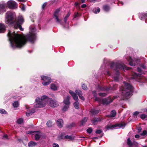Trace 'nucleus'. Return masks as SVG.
<instances>
[{
    "mask_svg": "<svg viewBox=\"0 0 147 147\" xmlns=\"http://www.w3.org/2000/svg\"><path fill=\"white\" fill-rule=\"evenodd\" d=\"M30 32L26 36H22L9 30L8 36L11 45L13 49L16 47L21 48L26 43L27 41L33 42L36 39V36L34 32L36 31L35 27L30 28Z\"/></svg>",
    "mask_w": 147,
    "mask_h": 147,
    "instance_id": "f257e3e1",
    "label": "nucleus"
},
{
    "mask_svg": "<svg viewBox=\"0 0 147 147\" xmlns=\"http://www.w3.org/2000/svg\"><path fill=\"white\" fill-rule=\"evenodd\" d=\"M24 22V19L22 16H20L16 19V15L15 13L7 11L6 13L5 23L9 25L13 26L15 28H19L21 31L23 30V29L21 27Z\"/></svg>",
    "mask_w": 147,
    "mask_h": 147,
    "instance_id": "f03ea898",
    "label": "nucleus"
},
{
    "mask_svg": "<svg viewBox=\"0 0 147 147\" xmlns=\"http://www.w3.org/2000/svg\"><path fill=\"white\" fill-rule=\"evenodd\" d=\"M36 104L34 107L36 108H41L44 107L47 103L49 106L52 107H57L59 105L56 101L52 98H49L45 95L42 96L41 98L38 97L36 99Z\"/></svg>",
    "mask_w": 147,
    "mask_h": 147,
    "instance_id": "7ed1b4c3",
    "label": "nucleus"
},
{
    "mask_svg": "<svg viewBox=\"0 0 147 147\" xmlns=\"http://www.w3.org/2000/svg\"><path fill=\"white\" fill-rule=\"evenodd\" d=\"M120 91L123 99H127L131 96L133 88L130 84L124 82L120 88Z\"/></svg>",
    "mask_w": 147,
    "mask_h": 147,
    "instance_id": "20e7f679",
    "label": "nucleus"
},
{
    "mask_svg": "<svg viewBox=\"0 0 147 147\" xmlns=\"http://www.w3.org/2000/svg\"><path fill=\"white\" fill-rule=\"evenodd\" d=\"M111 68L113 69L114 72L115 73V74L112 76V78L115 81H117L118 80L119 76V69L121 70H128L129 68L127 67L123 64H121L119 63H111Z\"/></svg>",
    "mask_w": 147,
    "mask_h": 147,
    "instance_id": "39448f33",
    "label": "nucleus"
},
{
    "mask_svg": "<svg viewBox=\"0 0 147 147\" xmlns=\"http://www.w3.org/2000/svg\"><path fill=\"white\" fill-rule=\"evenodd\" d=\"M93 94L94 98V100L97 101L99 103H101L103 105H107L111 103L113 101L117 98L116 96H114L112 98L111 97H109L107 98L102 99L99 98H98L96 95V91L93 92Z\"/></svg>",
    "mask_w": 147,
    "mask_h": 147,
    "instance_id": "423d86ee",
    "label": "nucleus"
},
{
    "mask_svg": "<svg viewBox=\"0 0 147 147\" xmlns=\"http://www.w3.org/2000/svg\"><path fill=\"white\" fill-rule=\"evenodd\" d=\"M69 92L72 96L74 100L76 101L74 102V104L75 108L76 109H79V104L78 101V98L77 95L74 92L71 90H69Z\"/></svg>",
    "mask_w": 147,
    "mask_h": 147,
    "instance_id": "0eeeda50",
    "label": "nucleus"
},
{
    "mask_svg": "<svg viewBox=\"0 0 147 147\" xmlns=\"http://www.w3.org/2000/svg\"><path fill=\"white\" fill-rule=\"evenodd\" d=\"M117 87V85L115 84L111 85L110 87L109 88H108L107 87H103L99 85L98 86L97 89L99 91H109L110 90H115L116 88Z\"/></svg>",
    "mask_w": 147,
    "mask_h": 147,
    "instance_id": "6e6552de",
    "label": "nucleus"
},
{
    "mask_svg": "<svg viewBox=\"0 0 147 147\" xmlns=\"http://www.w3.org/2000/svg\"><path fill=\"white\" fill-rule=\"evenodd\" d=\"M125 124L124 123L120 124H117L113 125L109 124L106 126V128L108 129H113L116 127H119V128H123L125 126Z\"/></svg>",
    "mask_w": 147,
    "mask_h": 147,
    "instance_id": "1a4fd4ad",
    "label": "nucleus"
},
{
    "mask_svg": "<svg viewBox=\"0 0 147 147\" xmlns=\"http://www.w3.org/2000/svg\"><path fill=\"white\" fill-rule=\"evenodd\" d=\"M8 7L11 9H15L18 7L17 3L15 1L13 0H9L7 2Z\"/></svg>",
    "mask_w": 147,
    "mask_h": 147,
    "instance_id": "9d476101",
    "label": "nucleus"
},
{
    "mask_svg": "<svg viewBox=\"0 0 147 147\" xmlns=\"http://www.w3.org/2000/svg\"><path fill=\"white\" fill-rule=\"evenodd\" d=\"M125 58L129 62V64L130 65L132 66H134L135 65L136 63H137L138 60L136 59H133L129 56H125Z\"/></svg>",
    "mask_w": 147,
    "mask_h": 147,
    "instance_id": "9b49d317",
    "label": "nucleus"
},
{
    "mask_svg": "<svg viewBox=\"0 0 147 147\" xmlns=\"http://www.w3.org/2000/svg\"><path fill=\"white\" fill-rule=\"evenodd\" d=\"M41 80L44 81L42 83V84L44 86L47 85L51 82V78L50 77L41 76Z\"/></svg>",
    "mask_w": 147,
    "mask_h": 147,
    "instance_id": "f8f14e48",
    "label": "nucleus"
},
{
    "mask_svg": "<svg viewBox=\"0 0 147 147\" xmlns=\"http://www.w3.org/2000/svg\"><path fill=\"white\" fill-rule=\"evenodd\" d=\"M59 11L60 10L59 9L57 10L54 13V17L56 20V22L58 23L61 24V20L59 18Z\"/></svg>",
    "mask_w": 147,
    "mask_h": 147,
    "instance_id": "ddd939ff",
    "label": "nucleus"
},
{
    "mask_svg": "<svg viewBox=\"0 0 147 147\" xmlns=\"http://www.w3.org/2000/svg\"><path fill=\"white\" fill-rule=\"evenodd\" d=\"M34 132H36V134L35 136V139L36 140H38L39 139L40 136V133L39 131H29L27 132V134H31Z\"/></svg>",
    "mask_w": 147,
    "mask_h": 147,
    "instance_id": "4468645a",
    "label": "nucleus"
},
{
    "mask_svg": "<svg viewBox=\"0 0 147 147\" xmlns=\"http://www.w3.org/2000/svg\"><path fill=\"white\" fill-rule=\"evenodd\" d=\"M7 6L6 4L4 3H0V14H2L3 13L5 12Z\"/></svg>",
    "mask_w": 147,
    "mask_h": 147,
    "instance_id": "2eb2a0df",
    "label": "nucleus"
},
{
    "mask_svg": "<svg viewBox=\"0 0 147 147\" xmlns=\"http://www.w3.org/2000/svg\"><path fill=\"white\" fill-rule=\"evenodd\" d=\"M132 77L131 78L136 80V81H138L140 77H142V75L140 74H137L135 72H132Z\"/></svg>",
    "mask_w": 147,
    "mask_h": 147,
    "instance_id": "dca6fc26",
    "label": "nucleus"
},
{
    "mask_svg": "<svg viewBox=\"0 0 147 147\" xmlns=\"http://www.w3.org/2000/svg\"><path fill=\"white\" fill-rule=\"evenodd\" d=\"M69 97L68 96L64 98L63 102L65 105L69 106Z\"/></svg>",
    "mask_w": 147,
    "mask_h": 147,
    "instance_id": "f3484780",
    "label": "nucleus"
},
{
    "mask_svg": "<svg viewBox=\"0 0 147 147\" xmlns=\"http://www.w3.org/2000/svg\"><path fill=\"white\" fill-rule=\"evenodd\" d=\"M57 124L60 128L62 127L63 124V120L62 119H58L57 121Z\"/></svg>",
    "mask_w": 147,
    "mask_h": 147,
    "instance_id": "a211bd4d",
    "label": "nucleus"
},
{
    "mask_svg": "<svg viewBox=\"0 0 147 147\" xmlns=\"http://www.w3.org/2000/svg\"><path fill=\"white\" fill-rule=\"evenodd\" d=\"M5 26L3 24L0 23V33L4 32L5 31Z\"/></svg>",
    "mask_w": 147,
    "mask_h": 147,
    "instance_id": "6ab92c4d",
    "label": "nucleus"
},
{
    "mask_svg": "<svg viewBox=\"0 0 147 147\" xmlns=\"http://www.w3.org/2000/svg\"><path fill=\"white\" fill-rule=\"evenodd\" d=\"M58 86L54 84H52L51 85V88L53 90H57Z\"/></svg>",
    "mask_w": 147,
    "mask_h": 147,
    "instance_id": "aec40b11",
    "label": "nucleus"
},
{
    "mask_svg": "<svg viewBox=\"0 0 147 147\" xmlns=\"http://www.w3.org/2000/svg\"><path fill=\"white\" fill-rule=\"evenodd\" d=\"M87 120V117H84L83 119H82L80 125H83L85 124V123L86 122Z\"/></svg>",
    "mask_w": 147,
    "mask_h": 147,
    "instance_id": "412c9836",
    "label": "nucleus"
},
{
    "mask_svg": "<svg viewBox=\"0 0 147 147\" xmlns=\"http://www.w3.org/2000/svg\"><path fill=\"white\" fill-rule=\"evenodd\" d=\"M36 143L31 141L28 143V146L29 147H32L36 146Z\"/></svg>",
    "mask_w": 147,
    "mask_h": 147,
    "instance_id": "4be33fe9",
    "label": "nucleus"
},
{
    "mask_svg": "<svg viewBox=\"0 0 147 147\" xmlns=\"http://www.w3.org/2000/svg\"><path fill=\"white\" fill-rule=\"evenodd\" d=\"M74 137L73 136L67 135L65 136V138L66 139H68L69 140H71L74 139Z\"/></svg>",
    "mask_w": 147,
    "mask_h": 147,
    "instance_id": "5701e85b",
    "label": "nucleus"
},
{
    "mask_svg": "<svg viewBox=\"0 0 147 147\" xmlns=\"http://www.w3.org/2000/svg\"><path fill=\"white\" fill-rule=\"evenodd\" d=\"M140 118L143 120H146L147 119V115L145 114H142L140 115Z\"/></svg>",
    "mask_w": 147,
    "mask_h": 147,
    "instance_id": "b1692460",
    "label": "nucleus"
},
{
    "mask_svg": "<svg viewBox=\"0 0 147 147\" xmlns=\"http://www.w3.org/2000/svg\"><path fill=\"white\" fill-rule=\"evenodd\" d=\"M101 119L99 118H95L92 121V122L93 123L95 124L96 123L100 121Z\"/></svg>",
    "mask_w": 147,
    "mask_h": 147,
    "instance_id": "393cba45",
    "label": "nucleus"
},
{
    "mask_svg": "<svg viewBox=\"0 0 147 147\" xmlns=\"http://www.w3.org/2000/svg\"><path fill=\"white\" fill-rule=\"evenodd\" d=\"M70 13L69 12H68L67 14V15L65 17L64 19V21L65 23H66L68 18L69 17L70 15Z\"/></svg>",
    "mask_w": 147,
    "mask_h": 147,
    "instance_id": "a878e982",
    "label": "nucleus"
},
{
    "mask_svg": "<svg viewBox=\"0 0 147 147\" xmlns=\"http://www.w3.org/2000/svg\"><path fill=\"white\" fill-rule=\"evenodd\" d=\"M69 106L65 105L63 108L62 109V110L63 112L67 111L69 108Z\"/></svg>",
    "mask_w": 147,
    "mask_h": 147,
    "instance_id": "bb28decb",
    "label": "nucleus"
},
{
    "mask_svg": "<svg viewBox=\"0 0 147 147\" xmlns=\"http://www.w3.org/2000/svg\"><path fill=\"white\" fill-rule=\"evenodd\" d=\"M90 112L92 115H94L98 113L99 111L98 110H95L94 109H92L91 110Z\"/></svg>",
    "mask_w": 147,
    "mask_h": 147,
    "instance_id": "cd10ccee",
    "label": "nucleus"
},
{
    "mask_svg": "<svg viewBox=\"0 0 147 147\" xmlns=\"http://www.w3.org/2000/svg\"><path fill=\"white\" fill-rule=\"evenodd\" d=\"M35 112V110L34 109H33L32 110V111L30 112H27L26 113V115L27 116H29L30 115L32 114L33 113H34Z\"/></svg>",
    "mask_w": 147,
    "mask_h": 147,
    "instance_id": "c85d7f7f",
    "label": "nucleus"
},
{
    "mask_svg": "<svg viewBox=\"0 0 147 147\" xmlns=\"http://www.w3.org/2000/svg\"><path fill=\"white\" fill-rule=\"evenodd\" d=\"M103 8L104 10L106 11H108L110 9V8L109 6L107 5H105L103 7Z\"/></svg>",
    "mask_w": 147,
    "mask_h": 147,
    "instance_id": "c756f323",
    "label": "nucleus"
},
{
    "mask_svg": "<svg viewBox=\"0 0 147 147\" xmlns=\"http://www.w3.org/2000/svg\"><path fill=\"white\" fill-rule=\"evenodd\" d=\"M116 112L114 110L112 111L111 112V117H114L116 115Z\"/></svg>",
    "mask_w": 147,
    "mask_h": 147,
    "instance_id": "7c9ffc66",
    "label": "nucleus"
},
{
    "mask_svg": "<svg viewBox=\"0 0 147 147\" xmlns=\"http://www.w3.org/2000/svg\"><path fill=\"white\" fill-rule=\"evenodd\" d=\"M13 107H17L19 106L18 102V101H15L13 104Z\"/></svg>",
    "mask_w": 147,
    "mask_h": 147,
    "instance_id": "2f4dec72",
    "label": "nucleus"
},
{
    "mask_svg": "<svg viewBox=\"0 0 147 147\" xmlns=\"http://www.w3.org/2000/svg\"><path fill=\"white\" fill-rule=\"evenodd\" d=\"M76 93L79 96H80L81 95H82V93L81 91L80 90H76L75 91Z\"/></svg>",
    "mask_w": 147,
    "mask_h": 147,
    "instance_id": "473e14b6",
    "label": "nucleus"
},
{
    "mask_svg": "<svg viewBox=\"0 0 147 147\" xmlns=\"http://www.w3.org/2000/svg\"><path fill=\"white\" fill-rule=\"evenodd\" d=\"M16 122L18 124H21L23 122V119L22 118H20L17 120Z\"/></svg>",
    "mask_w": 147,
    "mask_h": 147,
    "instance_id": "72a5a7b5",
    "label": "nucleus"
},
{
    "mask_svg": "<svg viewBox=\"0 0 147 147\" xmlns=\"http://www.w3.org/2000/svg\"><path fill=\"white\" fill-rule=\"evenodd\" d=\"M147 17V14L145 13L144 15H141V16H139V18L141 20H143L144 18H146Z\"/></svg>",
    "mask_w": 147,
    "mask_h": 147,
    "instance_id": "f704fd0d",
    "label": "nucleus"
},
{
    "mask_svg": "<svg viewBox=\"0 0 147 147\" xmlns=\"http://www.w3.org/2000/svg\"><path fill=\"white\" fill-rule=\"evenodd\" d=\"M0 113L4 114H6L7 113V112L4 109H0Z\"/></svg>",
    "mask_w": 147,
    "mask_h": 147,
    "instance_id": "c9c22d12",
    "label": "nucleus"
},
{
    "mask_svg": "<svg viewBox=\"0 0 147 147\" xmlns=\"http://www.w3.org/2000/svg\"><path fill=\"white\" fill-rule=\"evenodd\" d=\"M100 8H98L97 9H95V10L94 9L93 11L95 13H99L100 11Z\"/></svg>",
    "mask_w": 147,
    "mask_h": 147,
    "instance_id": "e433bc0d",
    "label": "nucleus"
},
{
    "mask_svg": "<svg viewBox=\"0 0 147 147\" xmlns=\"http://www.w3.org/2000/svg\"><path fill=\"white\" fill-rule=\"evenodd\" d=\"M47 125L49 127L51 126V121H49L47 123Z\"/></svg>",
    "mask_w": 147,
    "mask_h": 147,
    "instance_id": "4c0bfd02",
    "label": "nucleus"
},
{
    "mask_svg": "<svg viewBox=\"0 0 147 147\" xmlns=\"http://www.w3.org/2000/svg\"><path fill=\"white\" fill-rule=\"evenodd\" d=\"M99 95L101 96H106L107 94L105 93H99L98 94Z\"/></svg>",
    "mask_w": 147,
    "mask_h": 147,
    "instance_id": "58836bf2",
    "label": "nucleus"
},
{
    "mask_svg": "<svg viewBox=\"0 0 147 147\" xmlns=\"http://www.w3.org/2000/svg\"><path fill=\"white\" fill-rule=\"evenodd\" d=\"M82 88L83 89L85 90L87 89V86L84 84H82Z\"/></svg>",
    "mask_w": 147,
    "mask_h": 147,
    "instance_id": "ea45409f",
    "label": "nucleus"
},
{
    "mask_svg": "<svg viewBox=\"0 0 147 147\" xmlns=\"http://www.w3.org/2000/svg\"><path fill=\"white\" fill-rule=\"evenodd\" d=\"M127 144L129 145H130L131 144V142L129 138H128L127 139Z\"/></svg>",
    "mask_w": 147,
    "mask_h": 147,
    "instance_id": "a19ab883",
    "label": "nucleus"
},
{
    "mask_svg": "<svg viewBox=\"0 0 147 147\" xmlns=\"http://www.w3.org/2000/svg\"><path fill=\"white\" fill-rule=\"evenodd\" d=\"M87 131L88 133L89 134H90L92 132V129L90 128H89L87 130Z\"/></svg>",
    "mask_w": 147,
    "mask_h": 147,
    "instance_id": "79ce46f5",
    "label": "nucleus"
},
{
    "mask_svg": "<svg viewBox=\"0 0 147 147\" xmlns=\"http://www.w3.org/2000/svg\"><path fill=\"white\" fill-rule=\"evenodd\" d=\"M20 7L21 8V9L23 11H24L25 9V7L24 5H22L21 6H20Z\"/></svg>",
    "mask_w": 147,
    "mask_h": 147,
    "instance_id": "37998d69",
    "label": "nucleus"
},
{
    "mask_svg": "<svg viewBox=\"0 0 147 147\" xmlns=\"http://www.w3.org/2000/svg\"><path fill=\"white\" fill-rule=\"evenodd\" d=\"M80 15V14L78 13H76L74 14V18H76L79 16Z\"/></svg>",
    "mask_w": 147,
    "mask_h": 147,
    "instance_id": "c03bdc74",
    "label": "nucleus"
},
{
    "mask_svg": "<svg viewBox=\"0 0 147 147\" xmlns=\"http://www.w3.org/2000/svg\"><path fill=\"white\" fill-rule=\"evenodd\" d=\"M139 113V112L136 111L134 113L133 115L134 117L136 116Z\"/></svg>",
    "mask_w": 147,
    "mask_h": 147,
    "instance_id": "a18cd8bd",
    "label": "nucleus"
},
{
    "mask_svg": "<svg viewBox=\"0 0 147 147\" xmlns=\"http://www.w3.org/2000/svg\"><path fill=\"white\" fill-rule=\"evenodd\" d=\"M102 132V131L101 130H98L96 131V134H100Z\"/></svg>",
    "mask_w": 147,
    "mask_h": 147,
    "instance_id": "49530a36",
    "label": "nucleus"
},
{
    "mask_svg": "<svg viewBox=\"0 0 147 147\" xmlns=\"http://www.w3.org/2000/svg\"><path fill=\"white\" fill-rule=\"evenodd\" d=\"M147 134V132L145 130H144L143 131V132L140 134V135L142 136H144L146 135Z\"/></svg>",
    "mask_w": 147,
    "mask_h": 147,
    "instance_id": "de8ad7c7",
    "label": "nucleus"
},
{
    "mask_svg": "<svg viewBox=\"0 0 147 147\" xmlns=\"http://www.w3.org/2000/svg\"><path fill=\"white\" fill-rule=\"evenodd\" d=\"M53 147H59V145L57 144L54 143L53 144Z\"/></svg>",
    "mask_w": 147,
    "mask_h": 147,
    "instance_id": "09e8293b",
    "label": "nucleus"
},
{
    "mask_svg": "<svg viewBox=\"0 0 147 147\" xmlns=\"http://www.w3.org/2000/svg\"><path fill=\"white\" fill-rule=\"evenodd\" d=\"M137 70H138V71L139 73H143L141 69L139 67H138L137 68Z\"/></svg>",
    "mask_w": 147,
    "mask_h": 147,
    "instance_id": "8fccbe9b",
    "label": "nucleus"
},
{
    "mask_svg": "<svg viewBox=\"0 0 147 147\" xmlns=\"http://www.w3.org/2000/svg\"><path fill=\"white\" fill-rule=\"evenodd\" d=\"M47 3H44L42 5V9H44L45 7H46V5H47Z\"/></svg>",
    "mask_w": 147,
    "mask_h": 147,
    "instance_id": "3c124183",
    "label": "nucleus"
},
{
    "mask_svg": "<svg viewBox=\"0 0 147 147\" xmlns=\"http://www.w3.org/2000/svg\"><path fill=\"white\" fill-rule=\"evenodd\" d=\"M79 98L82 100H85V98L84 97L82 96V95L80 96H79Z\"/></svg>",
    "mask_w": 147,
    "mask_h": 147,
    "instance_id": "603ef678",
    "label": "nucleus"
},
{
    "mask_svg": "<svg viewBox=\"0 0 147 147\" xmlns=\"http://www.w3.org/2000/svg\"><path fill=\"white\" fill-rule=\"evenodd\" d=\"M105 75H108V76H110V72L108 71H106L105 73Z\"/></svg>",
    "mask_w": 147,
    "mask_h": 147,
    "instance_id": "864d4df0",
    "label": "nucleus"
},
{
    "mask_svg": "<svg viewBox=\"0 0 147 147\" xmlns=\"http://www.w3.org/2000/svg\"><path fill=\"white\" fill-rule=\"evenodd\" d=\"M86 6V5L85 4H83L81 6V7L82 8H84Z\"/></svg>",
    "mask_w": 147,
    "mask_h": 147,
    "instance_id": "5fc2aeb1",
    "label": "nucleus"
},
{
    "mask_svg": "<svg viewBox=\"0 0 147 147\" xmlns=\"http://www.w3.org/2000/svg\"><path fill=\"white\" fill-rule=\"evenodd\" d=\"M142 130V128L141 127H139L138 129V133L140 132Z\"/></svg>",
    "mask_w": 147,
    "mask_h": 147,
    "instance_id": "6e6d98bb",
    "label": "nucleus"
},
{
    "mask_svg": "<svg viewBox=\"0 0 147 147\" xmlns=\"http://www.w3.org/2000/svg\"><path fill=\"white\" fill-rule=\"evenodd\" d=\"M140 136L139 135L136 134L135 136V137L136 138H138L140 137Z\"/></svg>",
    "mask_w": 147,
    "mask_h": 147,
    "instance_id": "4d7b16f0",
    "label": "nucleus"
},
{
    "mask_svg": "<svg viewBox=\"0 0 147 147\" xmlns=\"http://www.w3.org/2000/svg\"><path fill=\"white\" fill-rule=\"evenodd\" d=\"M141 67L143 69H144L146 68L145 66L144 65H142Z\"/></svg>",
    "mask_w": 147,
    "mask_h": 147,
    "instance_id": "13d9d810",
    "label": "nucleus"
},
{
    "mask_svg": "<svg viewBox=\"0 0 147 147\" xmlns=\"http://www.w3.org/2000/svg\"><path fill=\"white\" fill-rule=\"evenodd\" d=\"M19 1H23L25 2L27 1V0H17Z\"/></svg>",
    "mask_w": 147,
    "mask_h": 147,
    "instance_id": "bf43d9fd",
    "label": "nucleus"
},
{
    "mask_svg": "<svg viewBox=\"0 0 147 147\" xmlns=\"http://www.w3.org/2000/svg\"><path fill=\"white\" fill-rule=\"evenodd\" d=\"M79 4L78 2H76L75 3V5L76 6H78Z\"/></svg>",
    "mask_w": 147,
    "mask_h": 147,
    "instance_id": "052dcab7",
    "label": "nucleus"
},
{
    "mask_svg": "<svg viewBox=\"0 0 147 147\" xmlns=\"http://www.w3.org/2000/svg\"><path fill=\"white\" fill-rule=\"evenodd\" d=\"M120 4H121V5H123V3L122 2H119V5Z\"/></svg>",
    "mask_w": 147,
    "mask_h": 147,
    "instance_id": "680f3d73",
    "label": "nucleus"
},
{
    "mask_svg": "<svg viewBox=\"0 0 147 147\" xmlns=\"http://www.w3.org/2000/svg\"><path fill=\"white\" fill-rule=\"evenodd\" d=\"M3 137L4 138H7V135H5L3 136Z\"/></svg>",
    "mask_w": 147,
    "mask_h": 147,
    "instance_id": "e2e57ef3",
    "label": "nucleus"
},
{
    "mask_svg": "<svg viewBox=\"0 0 147 147\" xmlns=\"http://www.w3.org/2000/svg\"><path fill=\"white\" fill-rule=\"evenodd\" d=\"M85 0H81V1L82 3H83L85 2Z\"/></svg>",
    "mask_w": 147,
    "mask_h": 147,
    "instance_id": "0e129e2a",
    "label": "nucleus"
},
{
    "mask_svg": "<svg viewBox=\"0 0 147 147\" xmlns=\"http://www.w3.org/2000/svg\"><path fill=\"white\" fill-rule=\"evenodd\" d=\"M26 109H28L29 108H30L29 107L28 108L27 106H26Z\"/></svg>",
    "mask_w": 147,
    "mask_h": 147,
    "instance_id": "69168bd1",
    "label": "nucleus"
},
{
    "mask_svg": "<svg viewBox=\"0 0 147 147\" xmlns=\"http://www.w3.org/2000/svg\"><path fill=\"white\" fill-rule=\"evenodd\" d=\"M96 0H91V1H95Z\"/></svg>",
    "mask_w": 147,
    "mask_h": 147,
    "instance_id": "338daca9",
    "label": "nucleus"
},
{
    "mask_svg": "<svg viewBox=\"0 0 147 147\" xmlns=\"http://www.w3.org/2000/svg\"><path fill=\"white\" fill-rule=\"evenodd\" d=\"M96 138V139H97V138Z\"/></svg>",
    "mask_w": 147,
    "mask_h": 147,
    "instance_id": "774afa93",
    "label": "nucleus"
}]
</instances>
